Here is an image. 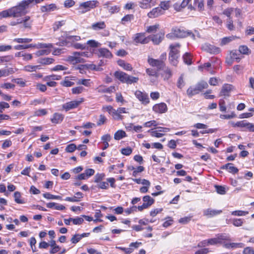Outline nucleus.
I'll return each mask as SVG.
<instances>
[{
  "instance_id": "f257e3e1",
  "label": "nucleus",
  "mask_w": 254,
  "mask_h": 254,
  "mask_svg": "<svg viewBox=\"0 0 254 254\" xmlns=\"http://www.w3.org/2000/svg\"><path fill=\"white\" fill-rule=\"evenodd\" d=\"M188 36H190L193 39H195V36L191 32L185 31L178 28H173L172 32L166 35V37L170 39L175 38H185Z\"/></svg>"
},
{
  "instance_id": "f03ea898",
  "label": "nucleus",
  "mask_w": 254,
  "mask_h": 254,
  "mask_svg": "<svg viewBox=\"0 0 254 254\" xmlns=\"http://www.w3.org/2000/svg\"><path fill=\"white\" fill-rule=\"evenodd\" d=\"M114 75L115 78L120 80L121 82L128 84L136 83L138 80V77L130 76L122 71H116L115 72Z\"/></svg>"
},
{
  "instance_id": "7ed1b4c3",
  "label": "nucleus",
  "mask_w": 254,
  "mask_h": 254,
  "mask_svg": "<svg viewBox=\"0 0 254 254\" xmlns=\"http://www.w3.org/2000/svg\"><path fill=\"white\" fill-rule=\"evenodd\" d=\"M180 45L178 43L171 44L170 45V51L169 53V60L170 63L176 66L178 63V58L179 56V50Z\"/></svg>"
},
{
  "instance_id": "20e7f679",
  "label": "nucleus",
  "mask_w": 254,
  "mask_h": 254,
  "mask_svg": "<svg viewBox=\"0 0 254 254\" xmlns=\"http://www.w3.org/2000/svg\"><path fill=\"white\" fill-rule=\"evenodd\" d=\"M208 85L205 81H200L198 82L195 86L190 87L187 91V93L190 97H192L201 92L203 89L207 88Z\"/></svg>"
},
{
  "instance_id": "39448f33",
  "label": "nucleus",
  "mask_w": 254,
  "mask_h": 254,
  "mask_svg": "<svg viewBox=\"0 0 254 254\" xmlns=\"http://www.w3.org/2000/svg\"><path fill=\"white\" fill-rule=\"evenodd\" d=\"M224 241H231L229 236L225 234L218 235L216 237L208 239V242L210 245H216L217 244H222L224 245Z\"/></svg>"
},
{
  "instance_id": "423d86ee",
  "label": "nucleus",
  "mask_w": 254,
  "mask_h": 254,
  "mask_svg": "<svg viewBox=\"0 0 254 254\" xmlns=\"http://www.w3.org/2000/svg\"><path fill=\"white\" fill-rule=\"evenodd\" d=\"M83 101L84 99L82 98L78 100H73L68 102L62 105V108L66 112H67L70 110L77 108Z\"/></svg>"
},
{
  "instance_id": "0eeeda50",
  "label": "nucleus",
  "mask_w": 254,
  "mask_h": 254,
  "mask_svg": "<svg viewBox=\"0 0 254 254\" xmlns=\"http://www.w3.org/2000/svg\"><path fill=\"white\" fill-rule=\"evenodd\" d=\"M66 61L72 64L85 62V60L79 56L78 52H73L71 56L67 57Z\"/></svg>"
},
{
  "instance_id": "6e6552de",
  "label": "nucleus",
  "mask_w": 254,
  "mask_h": 254,
  "mask_svg": "<svg viewBox=\"0 0 254 254\" xmlns=\"http://www.w3.org/2000/svg\"><path fill=\"white\" fill-rule=\"evenodd\" d=\"M142 200L143 203L140 206L137 207L138 210L139 211H142L144 209L151 206L154 203V199L149 195H145L143 197Z\"/></svg>"
},
{
  "instance_id": "1a4fd4ad",
  "label": "nucleus",
  "mask_w": 254,
  "mask_h": 254,
  "mask_svg": "<svg viewBox=\"0 0 254 254\" xmlns=\"http://www.w3.org/2000/svg\"><path fill=\"white\" fill-rule=\"evenodd\" d=\"M134 95L135 97L138 99V100L144 105H147L150 102L148 96L145 92H141L139 90H137L135 92Z\"/></svg>"
},
{
  "instance_id": "9d476101",
  "label": "nucleus",
  "mask_w": 254,
  "mask_h": 254,
  "mask_svg": "<svg viewBox=\"0 0 254 254\" xmlns=\"http://www.w3.org/2000/svg\"><path fill=\"white\" fill-rule=\"evenodd\" d=\"M12 17H18L25 14L27 11H24L22 8L18 4L10 8Z\"/></svg>"
},
{
  "instance_id": "9b49d317",
  "label": "nucleus",
  "mask_w": 254,
  "mask_h": 254,
  "mask_svg": "<svg viewBox=\"0 0 254 254\" xmlns=\"http://www.w3.org/2000/svg\"><path fill=\"white\" fill-rule=\"evenodd\" d=\"M12 17H18L25 14L27 11H24L22 8L18 4L10 8Z\"/></svg>"
},
{
  "instance_id": "f8f14e48",
  "label": "nucleus",
  "mask_w": 254,
  "mask_h": 254,
  "mask_svg": "<svg viewBox=\"0 0 254 254\" xmlns=\"http://www.w3.org/2000/svg\"><path fill=\"white\" fill-rule=\"evenodd\" d=\"M133 39L134 41L137 43L146 44L149 42V37H146L144 33L136 34Z\"/></svg>"
},
{
  "instance_id": "ddd939ff",
  "label": "nucleus",
  "mask_w": 254,
  "mask_h": 254,
  "mask_svg": "<svg viewBox=\"0 0 254 254\" xmlns=\"http://www.w3.org/2000/svg\"><path fill=\"white\" fill-rule=\"evenodd\" d=\"M152 110L156 113L163 114L167 111L168 107L165 103H160L154 105L152 108Z\"/></svg>"
},
{
  "instance_id": "4468645a",
  "label": "nucleus",
  "mask_w": 254,
  "mask_h": 254,
  "mask_svg": "<svg viewBox=\"0 0 254 254\" xmlns=\"http://www.w3.org/2000/svg\"><path fill=\"white\" fill-rule=\"evenodd\" d=\"M202 48L207 52L213 54H217L220 52V49L219 48L207 43L204 44L202 46Z\"/></svg>"
},
{
  "instance_id": "2eb2a0df",
  "label": "nucleus",
  "mask_w": 254,
  "mask_h": 254,
  "mask_svg": "<svg viewBox=\"0 0 254 254\" xmlns=\"http://www.w3.org/2000/svg\"><path fill=\"white\" fill-rule=\"evenodd\" d=\"M156 4L155 0H141L138 2L140 8L142 9H149L155 6Z\"/></svg>"
},
{
  "instance_id": "dca6fc26",
  "label": "nucleus",
  "mask_w": 254,
  "mask_h": 254,
  "mask_svg": "<svg viewBox=\"0 0 254 254\" xmlns=\"http://www.w3.org/2000/svg\"><path fill=\"white\" fill-rule=\"evenodd\" d=\"M164 14L163 10L160 7H156L153 8L147 13V16L150 18H155Z\"/></svg>"
},
{
  "instance_id": "f3484780",
  "label": "nucleus",
  "mask_w": 254,
  "mask_h": 254,
  "mask_svg": "<svg viewBox=\"0 0 254 254\" xmlns=\"http://www.w3.org/2000/svg\"><path fill=\"white\" fill-rule=\"evenodd\" d=\"M230 241H224L223 247L228 249H235L237 248H242L245 246L242 243H230Z\"/></svg>"
},
{
  "instance_id": "a211bd4d",
  "label": "nucleus",
  "mask_w": 254,
  "mask_h": 254,
  "mask_svg": "<svg viewBox=\"0 0 254 254\" xmlns=\"http://www.w3.org/2000/svg\"><path fill=\"white\" fill-rule=\"evenodd\" d=\"M148 63L150 65L156 67L158 70L163 68L164 65V62L162 61L153 58H148Z\"/></svg>"
},
{
  "instance_id": "6ab92c4d",
  "label": "nucleus",
  "mask_w": 254,
  "mask_h": 254,
  "mask_svg": "<svg viewBox=\"0 0 254 254\" xmlns=\"http://www.w3.org/2000/svg\"><path fill=\"white\" fill-rule=\"evenodd\" d=\"M98 56L100 57L111 59L113 57L111 52L106 48H101L98 50Z\"/></svg>"
},
{
  "instance_id": "aec40b11",
  "label": "nucleus",
  "mask_w": 254,
  "mask_h": 254,
  "mask_svg": "<svg viewBox=\"0 0 254 254\" xmlns=\"http://www.w3.org/2000/svg\"><path fill=\"white\" fill-rule=\"evenodd\" d=\"M64 117V116L62 114L55 113L51 118V121L53 124H59L63 122Z\"/></svg>"
},
{
  "instance_id": "412c9836",
  "label": "nucleus",
  "mask_w": 254,
  "mask_h": 254,
  "mask_svg": "<svg viewBox=\"0 0 254 254\" xmlns=\"http://www.w3.org/2000/svg\"><path fill=\"white\" fill-rule=\"evenodd\" d=\"M233 89V86L229 84H225L222 87L220 95L224 96H229V93Z\"/></svg>"
},
{
  "instance_id": "4be33fe9",
  "label": "nucleus",
  "mask_w": 254,
  "mask_h": 254,
  "mask_svg": "<svg viewBox=\"0 0 254 254\" xmlns=\"http://www.w3.org/2000/svg\"><path fill=\"white\" fill-rule=\"evenodd\" d=\"M98 3V1L96 0L87 1L81 3L80 6L85 8L86 10H89L90 9L95 7Z\"/></svg>"
},
{
  "instance_id": "5701e85b",
  "label": "nucleus",
  "mask_w": 254,
  "mask_h": 254,
  "mask_svg": "<svg viewBox=\"0 0 254 254\" xmlns=\"http://www.w3.org/2000/svg\"><path fill=\"white\" fill-rule=\"evenodd\" d=\"M222 212L221 210H214L210 208L203 210V213L204 216L208 217H212L215 215L220 214Z\"/></svg>"
},
{
  "instance_id": "b1692460",
  "label": "nucleus",
  "mask_w": 254,
  "mask_h": 254,
  "mask_svg": "<svg viewBox=\"0 0 254 254\" xmlns=\"http://www.w3.org/2000/svg\"><path fill=\"white\" fill-rule=\"evenodd\" d=\"M158 70H155L152 68H147L146 69V73L150 76L153 77V78L151 79V81L155 82L159 76Z\"/></svg>"
},
{
  "instance_id": "393cba45",
  "label": "nucleus",
  "mask_w": 254,
  "mask_h": 254,
  "mask_svg": "<svg viewBox=\"0 0 254 254\" xmlns=\"http://www.w3.org/2000/svg\"><path fill=\"white\" fill-rule=\"evenodd\" d=\"M149 40H151L154 44H159L164 38V34L158 33L156 35L148 36Z\"/></svg>"
},
{
  "instance_id": "a878e982",
  "label": "nucleus",
  "mask_w": 254,
  "mask_h": 254,
  "mask_svg": "<svg viewBox=\"0 0 254 254\" xmlns=\"http://www.w3.org/2000/svg\"><path fill=\"white\" fill-rule=\"evenodd\" d=\"M221 169L224 170H228L229 173L233 174H236L238 172L239 170L237 168L234 167L232 163H227L221 167Z\"/></svg>"
},
{
  "instance_id": "bb28decb",
  "label": "nucleus",
  "mask_w": 254,
  "mask_h": 254,
  "mask_svg": "<svg viewBox=\"0 0 254 254\" xmlns=\"http://www.w3.org/2000/svg\"><path fill=\"white\" fill-rule=\"evenodd\" d=\"M57 9V6L54 3H51L42 6L40 9L42 12H50Z\"/></svg>"
},
{
  "instance_id": "cd10ccee",
  "label": "nucleus",
  "mask_w": 254,
  "mask_h": 254,
  "mask_svg": "<svg viewBox=\"0 0 254 254\" xmlns=\"http://www.w3.org/2000/svg\"><path fill=\"white\" fill-rule=\"evenodd\" d=\"M126 128L127 131H134L135 132H140L142 131V127L141 126H134L133 124H127L126 126Z\"/></svg>"
},
{
  "instance_id": "c85d7f7f",
  "label": "nucleus",
  "mask_w": 254,
  "mask_h": 254,
  "mask_svg": "<svg viewBox=\"0 0 254 254\" xmlns=\"http://www.w3.org/2000/svg\"><path fill=\"white\" fill-rule=\"evenodd\" d=\"M106 24L104 21H100L93 23L90 28L93 30L98 31L101 29H104L106 28Z\"/></svg>"
},
{
  "instance_id": "c756f323",
  "label": "nucleus",
  "mask_w": 254,
  "mask_h": 254,
  "mask_svg": "<svg viewBox=\"0 0 254 254\" xmlns=\"http://www.w3.org/2000/svg\"><path fill=\"white\" fill-rule=\"evenodd\" d=\"M16 57H22L24 61H29L32 59V55L31 54L26 53L24 52H19L15 54Z\"/></svg>"
},
{
  "instance_id": "7c9ffc66",
  "label": "nucleus",
  "mask_w": 254,
  "mask_h": 254,
  "mask_svg": "<svg viewBox=\"0 0 254 254\" xmlns=\"http://www.w3.org/2000/svg\"><path fill=\"white\" fill-rule=\"evenodd\" d=\"M42 67L40 65H27L24 66L23 70L27 72H34L36 71L38 69H41Z\"/></svg>"
},
{
  "instance_id": "2f4dec72",
  "label": "nucleus",
  "mask_w": 254,
  "mask_h": 254,
  "mask_svg": "<svg viewBox=\"0 0 254 254\" xmlns=\"http://www.w3.org/2000/svg\"><path fill=\"white\" fill-rule=\"evenodd\" d=\"M35 0H23L18 3L20 6L23 8L24 11H27L26 9L28 8L30 4L33 3Z\"/></svg>"
},
{
  "instance_id": "473e14b6",
  "label": "nucleus",
  "mask_w": 254,
  "mask_h": 254,
  "mask_svg": "<svg viewBox=\"0 0 254 254\" xmlns=\"http://www.w3.org/2000/svg\"><path fill=\"white\" fill-rule=\"evenodd\" d=\"M171 5V1L170 0H164L160 2L159 7H160L163 10V12L169 9Z\"/></svg>"
},
{
  "instance_id": "72a5a7b5",
  "label": "nucleus",
  "mask_w": 254,
  "mask_h": 254,
  "mask_svg": "<svg viewBox=\"0 0 254 254\" xmlns=\"http://www.w3.org/2000/svg\"><path fill=\"white\" fill-rule=\"evenodd\" d=\"M54 61L55 60L53 58H44L39 59L38 61V63L42 65H49L53 64Z\"/></svg>"
},
{
  "instance_id": "f704fd0d",
  "label": "nucleus",
  "mask_w": 254,
  "mask_h": 254,
  "mask_svg": "<svg viewBox=\"0 0 254 254\" xmlns=\"http://www.w3.org/2000/svg\"><path fill=\"white\" fill-rule=\"evenodd\" d=\"M98 92L99 93H112L115 90V87L111 86L109 87H105L103 86H100L97 88Z\"/></svg>"
},
{
  "instance_id": "c9c22d12",
  "label": "nucleus",
  "mask_w": 254,
  "mask_h": 254,
  "mask_svg": "<svg viewBox=\"0 0 254 254\" xmlns=\"http://www.w3.org/2000/svg\"><path fill=\"white\" fill-rule=\"evenodd\" d=\"M118 64L126 70L131 71L132 69L131 65L128 63H126L123 60H120L118 61Z\"/></svg>"
},
{
  "instance_id": "e433bc0d",
  "label": "nucleus",
  "mask_w": 254,
  "mask_h": 254,
  "mask_svg": "<svg viewBox=\"0 0 254 254\" xmlns=\"http://www.w3.org/2000/svg\"><path fill=\"white\" fill-rule=\"evenodd\" d=\"M14 72L12 68H2L0 69V78L2 77H6Z\"/></svg>"
},
{
  "instance_id": "4c0bfd02",
  "label": "nucleus",
  "mask_w": 254,
  "mask_h": 254,
  "mask_svg": "<svg viewBox=\"0 0 254 254\" xmlns=\"http://www.w3.org/2000/svg\"><path fill=\"white\" fill-rule=\"evenodd\" d=\"M237 38H238V37H237L236 36H229V37H224L222 39H221V40L220 45L221 46L225 45Z\"/></svg>"
},
{
  "instance_id": "58836bf2",
  "label": "nucleus",
  "mask_w": 254,
  "mask_h": 254,
  "mask_svg": "<svg viewBox=\"0 0 254 254\" xmlns=\"http://www.w3.org/2000/svg\"><path fill=\"white\" fill-rule=\"evenodd\" d=\"M33 21L31 20L30 16H26L23 18V27L25 28H30L32 26Z\"/></svg>"
},
{
  "instance_id": "ea45409f",
  "label": "nucleus",
  "mask_w": 254,
  "mask_h": 254,
  "mask_svg": "<svg viewBox=\"0 0 254 254\" xmlns=\"http://www.w3.org/2000/svg\"><path fill=\"white\" fill-rule=\"evenodd\" d=\"M183 59L186 64L190 65L192 64V56L190 53H186L183 56Z\"/></svg>"
},
{
  "instance_id": "a19ab883",
  "label": "nucleus",
  "mask_w": 254,
  "mask_h": 254,
  "mask_svg": "<svg viewBox=\"0 0 254 254\" xmlns=\"http://www.w3.org/2000/svg\"><path fill=\"white\" fill-rule=\"evenodd\" d=\"M126 136H127V134L126 132L123 130H118L114 134V138L117 140H119Z\"/></svg>"
},
{
  "instance_id": "79ce46f5",
  "label": "nucleus",
  "mask_w": 254,
  "mask_h": 254,
  "mask_svg": "<svg viewBox=\"0 0 254 254\" xmlns=\"http://www.w3.org/2000/svg\"><path fill=\"white\" fill-rule=\"evenodd\" d=\"M134 19V15L133 14H127L124 16L121 19V24L126 25L128 22H130Z\"/></svg>"
},
{
  "instance_id": "37998d69",
  "label": "nucleus",
  "mask_w": 254,
  "mask_h": 254,
  "mask_svg": "<svg viewBox=\"0 0 254 254\" xmlns=\"http://www.w3.org/2000/svg\"><path fill=\"white\" fill-rule=\"evenodd\" d=\"M250 123L246 120L239 121L238 127L244 128L245 130L249 131Z\"/></svg>"
},
{
  "instance_id": "c03bdc74",
  "label": "nucleus",
  "mask_w": 254,
  "mask_h": 254,
  "mask_svg": "<svg viewBox=\"0 0 254 254\" xmlns=\"http://www.w3.org/2000/svg\"><path fill=\"white\" fill-rule=\"evenodd\" d=\"M14 201L18 204H24L25 201L21 198V193L19 191H15L14 193Z\"/></svg>"
},
{
  "instance_id": "a18cd8bd",
  "label": "nucleus",
  "mask_w": 254,
  "mask_h": 254,
  "mask_svg": "<svg viewBox=\"0 0 254 254\" xmlns=\"http://www.w3.org/2000/svg\"><path fill=\"white\" fill-rule=\"evenodd\" d=\"M43 196L48 199H59V200H62V196L60 195H55L51 194L49 192H46L45 193H43Z\"/></svg>"
},
{
  "instance_id": "49530a36",
  "label": "nucleus",
  "mask_w": 254,
  "mask_h": 254,
  "mask_svg": "<svg viewBox=\"0 0 254 254\" xmlns=\"http://www.w3.org/2000/svg\"><path fill=\"white\" fill-rule=\"evenodd\" d=\"M78 85H83L86 87H90L91 85L90 79H80L77 82Z\"/></svg>"
},
{
  "instance_id": "de8ad7c7",
  "label": "nucleus",
  "mask_w": 254,
  "mask_h": 254,
  "mask_svg": "<svg viewBox=\"0 0 254 254\" xmlns=\"http://www.w3.org/2000/svg\"><path fill=\"white\" fill-rule=\"evenodd\" d=\"M62 78V76L56 75V74H51L49 75H47L45 76L44 78V80L48 81V80H59L61 79Z\"/></svg>"
},
{
  "instance_id": "09e8293b",
  "label": "nucleus",
  "mask_w": 254,
  "mask_h": 254,
  "mask_svg": "<svg viewBox=\"0 0 254 254\" xmlns=\"http://www.w3.org/2000/svg\"><path fill=\"white\" fill-rule=\"evenodd\" d=\"M12 17L10 8L0 11V19Z\"/></svg>"
},
{
  "instance_id": "8fccbe9b",
  "label": "nucleus",
  "mask_w": 254,
  "mask_h": 254,
  "mask_svg": "<svg viewBox=\"0 0 254 254\" xmlns=\"http://www.w3.org/2000/svg\"><path fill=\"white\" fill-rule=\"evenodd\" d=\"M216 192L220 194L224 195L226 193V188L222 186L216 185L215 186Z\"/></svg>"
},
{
  "instance_id": "3c124183",
  "label": "nucleus",
  "mask_w": 254,
  "mask_h": 254,
  "mask_svg": "<svg viewBox=\"0 0 254 254\" xmlns=\"http://www.w3.org/2000/svg\"><path fill=\"white\" fill-rule=\"evenodd\" d=\"M70 220H71V222L74 225H80L82 224L84 221V219L82 217L70 218Z\"/></svg>"
},
{
  "instance_id": "603ef678",
  "label": "nucleus",
  "mask_w": 254,
  "mask_h": 254,
  "mask_svg": "<svg viewBox=\"0 0 254 254\" xmlns=\"http://www.w3.org/2000/svg\"><path fill=\"white\" fill-rule=\"evenodd\" d=\"M64 24H65L64 20L56 21L54 23L53 28L54 31H57Z\"/></svg>"
},
{
  "instance_id": "864d4df0",
  "label": "nucleus",
  "mask_w": 254,
  "mask_h": 254,
  "mask_svg": "<svg viewBox=\"0 0 254 254\" xmlns=\"http://www.w3.org/2000/svg\"><path fill=\"white\" fill-rule=\"evenodd\" d=\"M148 132L151 133V135L152 136L157 138L161 137L164 135V133L159 132L157 130H153V129H150L148 131Z\"/></svg>"
},
{
  "instance_id": "5fc2aeb1",
  "label": "nucleus",
  "mask_w": 254,
  "mask_h": 254,
  "mask_svg": "<svg viewBox=\"0 0 254 254\" xmlns=\"http://www.w3.org/2000/svg\"><path fill=\"white\" fill-rule=\"evenodd\" d=\"M87 44L92 48L100 47L101 44L94 40H90L87 42Z\"/></svg>"
},
{
  "instance_id": "6e6d98bb",
  "label": "nucleus",
  "mask_w": 254,
  "mask_h": 254,
  "mask_svg": "<svg viewBox=\"0 0 254 254\" xmlns=\"http://www.w3.org/2000/svg\"><path fill=\"white\" fill-rule=\"evenodd\" d=\"M111 115L115 120H120L123 119V116L120 115V113L118 112V110H116L115 109L113 110Z\"/></svg>"
},
{
  "instance_id": "4d7b16f0",
  "label": "nucleus",
  "mask_w": 254,
  "mask_h": 254,
  "mask_svg": "<svg viewBox=\"0 0 254 254\" xmlns=\"http://www.w3.org/2000/svg\"><path fill=\"white\" fill-rule=\"evenodd\" d=\"M32 39L30 38H15L13 40L14 42L18 43H27L31 42Z\"/></svg>"
},
{
  "instance_id": "13d9d810",
  "label": "nucleus",
  "mask_w": 254,
  "mask_h": 254,
  "mask_svg": "<svg viewBox=\"0 0 254 254\" xmlns=\"http://www.w3.org/2000/svg\"><path fill=\"white\" fill-rule=\"evenodd\" d=\"M67 77H66L65 79L61 82V84L64 87H71L74 84V83L68 79Z\"/></svg>"
},
{
  "instance_id": "bf43d9fd",
  "label": "nucleus",
  "mask_w": 254,
  "mask_h": 254,
  "mask_svg": "<svg viewBox=\"0 0 254 254\" xmlns=\"http://www.w3.org/2000/svg\"><path fill=\"white\" fill-rule=\"evenodd\" d=\"M226 27L230 31L234 30L235 29V26L233 24V21L231 18L228 19L226 22Z\"/></svg>"
},
{
  "instance_id": "052dcab7",
  "label": "nucleus",
  "mask_w": 254,
  "mask_h": 254,
  "mask_svg": "<svg viewBox=\"0 0 254 254\" xmlns=\"http://www.w3.org/2000/svg\"><path fill=\"white\" fill-rule=\"evenodd\" d=\"M85 88L82 86H77L72 89V93L74 94H78L81 93Z\"/></svg>"
},
{
  "instance_id": "680f3d73",
  "label": "nucleus",
  "mask_w": 254,
  "mask_h": 254,
  "mask_svg": "<svg viewBox=\"0 0 254 254\" xmlns=\"http://www.w3.org/2000/svg\"><path fill=\"white\" fill-rule=\"evenodd\" d=\"M244 221L243 219L235 218L232 220L233 224L236 227L241 226L243 224Z\"/></svg>"
},
{
  "instance_id": "e2e57ef3",
  "label": "nucleus",
  "mask_w": 254,
  "mask_h": 254,
  "mask_svg": "<svg viewBox=\"0 0 254 254\" xmlns=\"http://www.w3.org/2000/svg\"><path fill=\"white\" fill-rule=\"evenodd\" d=\"M12 81L16 83V84L19 85L21 87H25L26 86L25 82L23 80L22 78H15L12 79Z\"/></svg>"
},
{
  "instance_id": "0e129e2a",
  "label": "nucleus",
  "mask_w": 254,
  "mask_h": 254,
  "mask_svg": "<svg viewBox=\"0 0 254 254\" xmlns=\"http://www.w3.org/2000/svg\"><path fill=\"white\" fill-rule=\"evenodd\" d=\"M172 75V71L170 69L167 68L165 69L164 71L163 76L164 79H169Z\"/></svg>"
},
{
  "instance_id": "69168bd1",
  "label": "nucleus",
  "mask_w": 254,
  "mask_h": 254,
  "mask_svg": "<svg viewBox=\"0 0 254 254\" xmlns=\"http://www.w3.org/2000/svg\"><path fill=\"white\" fill-rule=\"evenodd\" d=\"M159 25L158 24L148 26L147 28L146 32L148 33L155 32L159 28Z\"/></svg>"
},
{
  "instance_id": "338daca9",
  "label": "nucleus",
  "mask_w": 254,
  "mask_h": 254,
  "mask_svg": "<svg viewBox=\"0 0 254 254\" xmlns=\"http://www.w3.org/2000/svg\"><path fill=\"white\" fill-rule=\"evenodd\" d=\"M137 209H138L137 207L133 205L129 208L126 209L124 211L127 215H129L131 213L136 212Z\"/></svg>"
},
{
  "instance_id": "774afa93",
  "label": "nucleus",
  "mask_w": 254,
  "mask_h": 254,
  "mask_svg": "<svg viewBox=\"0 0 254 254\" xmlns=\"http://www.w3.org/2000/svg\"><path fill=\"white\" fill-rule=\"evenodd\" d=\"M243 254H254V249L252 247H247L244 248Z\"/></svg>"
}]
</instances>
